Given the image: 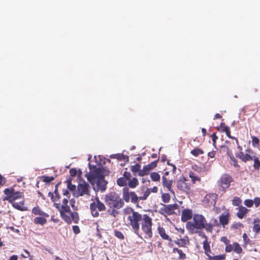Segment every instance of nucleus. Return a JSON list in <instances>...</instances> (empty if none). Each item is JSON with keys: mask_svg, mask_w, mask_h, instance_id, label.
Here are the masks:
<instances>
[{"mask_svg": "<svg viewBox=\"0 0 260 260\" xmlns=\"http://www.w3.org/2000/svg\"><path fill=\"white\" fill-rule=\"evenodd\" d=\"M220 241L224 243L225 245H228L230 243V241L226 237H222L220 239Z\"/></svg>", "mask_w": 260, "mask_h": 260, "instance_id": "obj_55", "label": "nucleus"}, {"mask_svg": "<svg viewBox=\"0 0 260 260\" xmlns=\"http://www.w3.org/2000/svg\"><path fill=\"white\" fill-rule=\"evenodd\" d=\"M217 199V195L216 193H210L207 194L203 200V203L204 205L208 207L215 206Z\"/></svg>", "mask_w": 260, "mask_h": 260, "instance_id": "obj_12", "label": "nucleus"}, {"mask_svg": "<svg viewBox=\"0 0 260 260\" xmlns=\"http://www.w3.org/2000/svg\"><path fill=\"white\" fill-rule=\"evenodd\" d=\"M139 184V181L136 178H133L129 179L128 182V185L130 188H135Z\"/></svg>", "mask_w": 260, "mask_h": 260, "instance_id": "obj_31", "label": "nucleus"}, {"mask_svg": "<svg viewBox=\"0 0 260 260\" xmlns=\"http://www.w3.org/2000/svg\"><path fill=\"white\" fill-rule=\"evenodd\" d=\"M90 209L92 216L96 217L99 216V211H105L106 207L104 204L101 202L98 198H96L95 202L90 204Z\"/></svg>", "mask_w": 260, "mask_h": 260, "instance_id": "obj_7", "label": "nucleus"}, {"mask_svg": "<svg viewBox=\"0 0 260 260\" xmlns=\"http://www.w3.org/2000/svg\"><path fill=\"white\" fill-rule=\"evenodd\" d=\"M230 214L227 213L226 214H222L219 217L220 223L223 226L227 225L229 221Z\"/></svg>", "mask_w": 260, "mask_h": 260, "instance_id": "obj_21", "label": "nucleus"}, {"mask_svg": "<svg viewBox=\"0 0 260 260\" xmlns=\"http://www.w3.org/2000/svg\"><path fill=\"white\" fill-rule=\"evenodd\" d=\"M204 153V151L199 148H196L193 149V150H192L190 152V153L192 155L196 156V157L200 155L203 154Z\"/></svg>", "mask_w": 260, "mask_h": 260, "instance_id": "obj_32", "label": "nucleus"}, {"mask_svg": "<svg viewBox=\"0 0 260 260\" xmlns=\"http://www.w3.org/2000/svg\"><path fill=\"white\" fill-rule=\"evenodd\" d=\"M127 225L132 228L133 232L139 237H141L140 234V228H141L144 233L148 238L152 237V219L147 214L142 215L139 212L131 209V213L127 217Z\"/></svg>", "mask_w": 260, "mask_h": 260, "instance_id": "obj_2", "label": "nucleus"}, {"mask_svg": "<svg viewBox=\"0 0 260 260\" xmlns=\"http://www.w3.org/2000/svg\"><path fill=\"white\" fill-rule=\"evenodd\" d=\"M40 178L42 181L46 183H49L54 180V177L45 175L42 176Z\"/></svg>", "mask_w": 260, "mask_h": 260, "instance_id": "obj_37", "label": "nucleus"}, {"mask_svg": "<svg viewBox=\"0 0 260 260\" xmlns=\"http://www.w3.org/2000/svg\"><path fill=\"white\" fill-rule=\"evenodd\" d=\"M48 217H45L44 216H40L36 217L34 219V222L36 224H40L41 225H44L47 222V218Z\"/></svg>", "mask_w": 260, "mask_h": 260, "instance_id": "obj_23", "label": "nucleus"}, {"mask_svg": "<svg viewBox=\"0 0 260 260\" xmlns=\"http://www.w3.org/2000/svg\"><path fill=\"white\" fill-rule=\"evenodd\" d=\"M193 216L191 210L188 209H183L181 213V221L184 222H186L188 220L191 219L192 217L193 218Z\"/></svg>", "mask_w": 260, "mask_h": 260, "instance_id": "obj_15", "label": "nucleus"}, {"mask_svg": "<svg viewBox=\"0 0 260 260\" xmlns=\"http://www.w3.org/2000/svg\"><path fill=\"white\" fill-rule=\"evenodd\" d=\"M9 260H18V256L13 255L10 257Z\"/></svg>", "mask_w": 260, "mask_h": 260, "instance_id": "obj_64", "label": "nucleus"}, {"mask_svg": "<svg viewBox=\"0 0 260 260\" xmlns=\"http://www.w3.org/2000/svg\"><path fill=\"white\" fill-rule=\"evenodd\" d=\"M123 177L126 179V181H128L131 179V175L129 172H124L123 175Z\"/></svg>", "mask_w": 260, "mask_h": 260, "instance_id": "obj_52", "label": "nucleus"}, {"mask_svg": "<svg viewBox=\"0 0 260 260\" xmlns=\"http://www.w3.org/2000/svg\"><path fill=\"white\" fill-rule=\"evenodd\" d=\"M114 235L115 237H116L117 238L120 240H123L124 238V236L122 233L118 230L114 231Z\"/></svg>", "mask_w": 260, "mask_h": 260, "instance_id": "obj_45", "label": "nucleus"}, {"mask_svg": "<svg viewBox=\"0 0 260 260\" xmlns=\"http://www.w3.org/2000/svg\"><path fill=\"white\" fill-rule=\"evenodd\" d=\"M118 209H119L110 208L108 211L110 215L116 217L119 214V211H118Z\"/></svg>", "mask_w": 260, "mask_h": 260, "instance_id": "obj_44", "label": "nucleus"}, {"mask_svg": "<svg viewBox=\"0 0 260 260\" xmlns=\"http://www.w3.org/2000/svg\"><path fill=\"white\" fill-rule=\"evenodd\" d=\"M205 217L202 214H194L193 216L192 221H187L186 228L191 234L197 233L195 230L205 229L207 232L211 233L214 225H218L216 219L214 220L213 223H207Z\"/></svg>", "mask_w": 260, "mask_h": 260, "instance_id": "obj_4", "label": "nucleus"}, {"mask_svg": "<svg viewBox=\"0 0 260 260\" xmlns=\"http://www.w3.org/2000/svg\"><path fill=\"white\" fill-rule=\"evenodd\" d=\"M174 242L179 247H185L189 244L188 237L185 236L183 238H180L174 241Z\"/></svg>", "mask_w": 260, "mask_h": 260, "instance_id": "obj_17", "label": "nucleus"}, {"mask_svg": "<svg viewBox=\"0 0 260 260\" xmlns=\"http://www.w3.org/2000/svg\"><path fill=\"white\" fill-rule=\"evenodd\" d=\"M162 207L160 208L159 211V213L161 215L165 214L171 215L175 213V210L178 208V205L177 204H161Z\"/></svg>", "mask_w": 260, "mask_h": 260, "instance_id": "obj_11", "label": "nucleus"}, {"mask_svg": "<svg viewBox=\"0 0 260 260\" xmlns=\"http://www.w3.org/2000/svg\"><path fill=\"white\" fill-rule=\"evenodd\" d=\"M173 252H177L179 254L178 258L181 260H184L186 258V255L181 249H178V248H174L173 249Z\"/></svg>", "mask_w": 260, "mask_h": 260, "instance_id": "obj_28", "label": "nucleus"}, {"mask_svg": "<svg viewBox=\"0 0 260 260\" xmlns=\"http://www.w3.org/2000/svg\"><path fill=\"white\" fill-rule=\"evenodd\" d=\"M117 184L120 186H124L127 184L126 179L123 177H120L117 180Z\"/></svg>", "mask_w": 260, "mask_h": 260, "instance_id": "obj_38", "label": "nucleus"}, {"mask_svg": "<svg viewBox=\"0 0 260 260\" xmlns=\"http://www.w3.org/2000/svg\"><path fill=\"white\" fill-rule=\"evenodd\" d=\"M233 181V179L231 176L228 174H223L218 181V185L220 189L225 192L231 185V182Z\"/></svg>", "mask_w": 260, "mask_h": 260, "instance_id": "obj_8", "label": "nucleus"}, {"mask_svg": "<svg viewBox=\"0 0 260 260\" xmlns=\"http://www.w3.org/2000/svg\"><path fill=\"white\" fill-rule=\"evenodd\" d=\"M236 156L244 162L250 160L252 157L250 155L247 153L245 154L243 152H240L239 153L236 154Z\"/></svg>", "mask_w": 260, "mask_h": 260, "instance_id": "obj_22", "label": "nucleus"}, {"mask_svg": "<svg viewBox=\"0 0 260 260\" xmlns=\"http://www.w3.org/2000/svg\"><path fill=\"white\" fill-rule=\"evenodd\" d=\"M230 127L226 125L225 123L223 122H221L219 126L216 127V129L221 132H224L227 131Z\"/></svg>", "mask_w": 260, "mask_h": 260, "instance_id": "obj_35", "label": "nucleus"}, {"mask_svg": "<svg viewBox=\"0 0 260 260\" xmlns=\"http://www.w3.org/2000/svg\"><path fill=\"white\" fill-rule=\"evenodd\" d=\"M115 155H116V158L119 160L123 159L124 157V155L122 154H116Z\"/></svg>", "mask_w": 260, "mask_h": 260, "instance_id": "obj_60", "label": "nucleus"}, {"mask_svg": "<svg viewBox=\"0 0 260 260\" xmlns=\"http://www.w3.org/2000/svg\"><path fill=\"white\" fill-rule=\"evenodd\" d=\"M244 243L243 244V246L244 248H246L248 244H250V240L248 237L246 233H244L242 236Z\"/></svg>", "mask_w": 260, "mask_h": 260, "instance_id": "obj_36", "label": "nucleus"}, {"mask_svg": "<svg viewBox=\"0 0 260 260\" xmlns=\"http://www.w3.org/2000/svg\"><path fill=\"white\" fill-rule=\"evenodd\" d=\"M231 159L233 160V161L234 162V167H235L236 168H240V166L238 164L237 160L235 157H234L231 158Z\"/></svg>", "mask_w": 260, "mask_h": 260, "instance_id": "obj_57", "label": "nucleus"}, {"mask_svg": "<svg viewBox=\"0 0 260 260\" xmlns=\"http://www.w3.org/2000/svg\"><path fill=\"white\" fill-rule=\"evenodd\" d=\"M177 187L179 190L188 193L190 190V181L184 176H181L177 181Z\"/></svg>", "mask_w": 260, "mask_h": 260, "instance_id": "obj_9", "label": "nucleus"}, {"mask_svg": "<svg viewBox=\"0 0 260 260\" xmlns=\"http://www.w3.org/2000/svg\"><path fill=\"white\" fill-rule=\"evenodd\" d=\"M5 183L4 178L0 175V186Z\"/></svg>", "mask_w": 260, "mask_h": 260, "instance_id": "obj_62", "label": "nucleus"}, {"mask_svg": "<svg viewBox=\"0 0 260 260\" xmlns=\"http://www.w3.org/2000/svg\"><path fill=\"white\" fill-rule=\"evenodd\" d=\"M141 165L139 164H137L135 165L132 166L131 167V170L134 173L140 172L141 170Z\"/></svg>", "mask_w": 260, "mask_h": 260, "instance_id": "obj_40", "label": "nucleus"}, {"mask_svg": "<svg viewBox=\"0 0 260 260\" xmlns=\"http://www.w3.org/2000/svg\"><path fill=\"white\" fill-rule=\"evenodd\" d=\"M151 192L155 193L157 192L158 191V188L156 186H154L153 187L150 188Z\"/></svg>", "mask_w": 260, "mask_h": 260, "instance_id": "obj_61", "label": "nucleus"}, {"mask_svg": "<svg viewBox=\"0 0 260 260\" xmlns=\"http://www.w3.org/2000/svg\"><path fill=\"white\" fill-rule=\"evenodd\" d=\"M157 231L159 235L161 237V238L165 240L169 241L170 242L172 241V239L166 233L165 229L161 226H158L157 228Z\"/></svg>", "mask_w": 260, "mask_h": 260, "instance_id": "obj_20", "label": "nucleus"}, {"mask_svg": "<svg viewBox=\"0 0 260 260\" xmlns=\"http://www.w3.org/2000/svg\"><path fill=\"white\" fill-rule=\"evenodd\" d=\"M68 188H69L71 191H74L76 189V186L75 185L72 184L71 181H69L68 182Z\"/></svg>", "mask_w": 260, "mask_h": 260, "instance_id": "obj_50", "label": "nucleus"}, {"mask_svg": "<svg viewBox=\"0 0 260 260\" xmlns=\"http://www.w3.org/2000/svg\"><path fill=\"white\" fill-rule=\"evenodd\" d=\"M244 204L245 206H246L247 207H251L253 205V201L252 200L250 199H247L245 200L244 202Z\"/></svg>", "mask_w": 260, "mask_h": 260, "instance_id": "obj_46", "label": "nucleus"}, {"mask_svg": "<svg viewBox=\"0 0 260 260\" xmlns=\"http://www.w3.org/2000/svg\"><path fill=\"white\" fill-rule=\"evenodd\" d=\"M158 159L155 160L143 167V169L139 172L140 176H144L149 174V171L156 167Z\"/></svg>", "mask_w": 260, "mask_h": 260, "instance_id": "obj_13", "label": "nucleus"}, {"mask_svg": "<svg viewBox=\"0 0 260 260\" xmlns=\"http://www.w3.org/2000/svg\"><path fill=\"white\" fill-rule=\"evenodd\" d=\"M242 203V200L238 197H235L232 200V204L235 206H240Z\"/></svg>", "mask_w": 260, "mask_h": 260, "instance_id": "obj_41", "label": "nucleus"}, {"mask_svg": "<svg viewBox=\"0 0 260 260\" xmlns=\"http://www.w3.org/2000/svg\"><path fill=\"white\" fill-rule=\"evenodd\" d=\"M189 177L191 179L192 184H195L197 182H201V179L200 177L197 176L195 173L190 171L188 173Z\"/></svg>", "mask_w": 260, "mask_h": 260, "instance_id": "obj_27", "label": "nucleus"}, {"mask_svg": "<svg viewBox=\"0 0 260 260\" xmlns=\"http://www.w3.org/2000/svg\"><path fill=\"white\" fill-rule=\"evenodd\" d=\"M260 219L258 218H256L254 219L253 222V231L257 234L260 232Z\"/></svg>", "mask_w": 260, "mask_h": 260, "instance_id": "obj_26", "label": "nucleus"}, {"mask_svg": "<svg viewBox=\"0 0 260 260\" xmlns=\"http://www.w3.org/2000/svg\"><path fill=\"white\" fill-rule=\"evenodd\" d=\"M216 151H212L208 153V156L210 158H214L216 155Z\"/></svg>", "mask_w": 260, "mask_h": 260, "instance_id": "obj_58", "label": "nucleus"}, {"mask_svg": "<svg viewBox=\"0 0 260 260\" xmlns=\"http://www.w3.org/2000/svg\"><path fill=\"white\" fill-rule=\"evenodd\" d=\"M11 204L15 209L21 211H25L27 210V208L24 205V200L23 199L19 201H16Z\"/></svg>", "mask_w": 260, "mask_h": 260, "instance_id": "obj_14", "label": "nucleus"}, {"mask_svg": "<svg viewBox=\"0 0 260 260\" xmlns=\"http://www.w3.org/2000/svg\"><path fill=\"white\" fill-rule=\"evenodd\" d=\"M238 211L236 213L237 216L240 218L242 219L248 213L249 210L246 207L241 205L238 208Z\"/></svg>", "mask_w": 260, "mask_h": 260, "instance_id": "obj_18", "label": "nucleus"}, {"mask_svg": "<svg viewBox=\"0 0 260 260\" xmlns=\"http://www.w3.org/2000/svg\"><path fill=\"white\" fill-rule=\"evenodd\" d=\"M4 193L6 196L4 198V201H7L10 203H12L16 201L20 200L23 199V192L16 191L13 188H6L4 190Z\"/></svg>", "mask_w": 260, "mask_h": 260, "instance_id": "obj_6", "label": "nucleus"}, {"mask_svg": "<svg viewBox=\"0 0 260 260\" xmlns=\"http://www.w3.org/2000/svg\"><path fill=\"white\" fill-rule=\"evenodd\" d=\"M89 188V185L84 181L79 183L77 186L76 196L79 197L85 195L88 197L90 196V193Z\"/></svg>", "mask_w": 260, "mask_h": 260, "instance_id": "obj_10", "label": "nucleus"}, {"mask_svg": "<svg viewBox=\"0 0 260 260\" xmlns=\"http://www.w3.org/2000/svg\"><path fill=\"white\" fill-rule=\"evenodd\" d=\"M150 192V189L147 188L146 191L145 192L143 197L142 198H141V199L142 200H146Z\"/></svg>", "mask_w": 260, "mask_h": 260, "instance_id": "obj_51", "label": "nucleus"}, {"mask_svg": "<svg viewBox=\"0 0 260 260\" xmlns=\"http://www.w3.org/2000/svg\"><path fill=\"white\" fill-rule=\"evenodd\" d=\"M72 229H73V231L74 233L75 234H78L80 233V230L79 227L78 225H73L72 227Z\"/></svg>", "mask_w": 260, "mask_h": 260, "instance_id": "obj_54", "label": "nucleus"}, {"mask_svg": "<svg viewBox=\"0 0 260 260\" xmlns=\"http://www.w3.org/2000/svg\"><path fill=\"white\" fill-rule=\"evenodd\" d=\"M211 138L212 139V140L213 141V145L214 146H215L216 145V141L218 139V137L216 136V133H213L211 136Z\"/></svg>", "mask_w": 260, "mask_h": 260, "instance_id": "obj_49", "label": "nucleus"}, {"mask_svg": "<svg viewBox=\"0 0 260 260\" xmlns=\"http://www.w3.org/2000/svg\"><path fill=\"white\" fill-rule=\"evenodd\" d=\"M233 251L237 253V254H240L242 253L243 250L242 247L240 246V244L237 242H235L233 244Z\"/></svg>", "mask_w": 260, "mask_h": 260, "instance_id": "obj_30", "label": "nucleus"}, {"mask_svg": "<svg viewBox=\"0 0 260 260\" xmlns=\"http://www.w3.org/2000/svg\"><path fill=\"white\" fill-rule=\"evenodd\" d=\"M253 204L254 203L255 207H258L260 205V198L256 197L254 199Z\"/></svg>", "mask_w": 260, "mask_h": 260, "instance_id": "obj_56", "label": "nucleus"}, {"mask_svg": "<svg viewBox=\"0 0 260 260\" xmlns=\"http://www.w3.org/2000/svg\"><path fill=\"white\" fill-rule=\"evenodd\" d=\"M171 197L169 193H164L161 195V200L163 202L167 203H169L170 201Z\"/></svg>", "mask_w": 260, "mask_h": 260, "instance_id": "obj_42", "label": "nucleus"}, {"mask_svg": "<svg viewBox=\"0 0 260 260\" xmlns=\"http://www.w3.org/2000/svg\"><path fill=\"white\" fill-rule=\"evenodd\" d=\"M88 167L89 172L85 174V177L92 186L93 190L95 191H105L107 188L108 182L105 179L103 169L96 167L90 163H89Z\"/></svg>", "mask_w": 260, "mask_h": 260, "instance_id": "obj_3", "label": "nucleus"}, {"mask_svg": "<svg viewBox=\"0 0 260 260\" xmlns=\"http://www.w3.org/2000/svg\"><path fill=\"white\" fill-rule=\"evenodd\" d=\"M222 118L221 115L220 114L217 113L214 116V119H221Z\"/></svg>", "mask_w": 260, "mask_h": 260, "instance_id": "obj_63", "label": "nucleus"}, {"mask_svg": "<svg viewBox=\"0 0 260 260\" xmlns=\"http://www.w3.org/2000/svg\"><path fill=\"white\" fill-rule=\"evenodd\" d=\"M173 181L168 180L166 177H162V184L164 187L167 188L168 190L171 192L174 193L172 189Z\"/></svg>", "mask_w": 260, "mask_h": 260, "instance_id": "obj_19", "label": "nucleus"}, {"mask_svg": "<svg viewBox=\"0 0 260 260\" xmlns=\"http://www.w3.org/2000/svg\"><path fill=\"white\" fill-rule=\"evenodd\" d=\"M226 134V135L228 137H229V138L230 139H232V138H233L234 137L232 136L231 135V130H230V128H229L227 131H226L225 132H224Z\"/></svg>", "mask_w": 260, "mask_h": 260, "instance_id": "obj_59", "label": "nucleus"}, {"mask_svg": "<svg viewBox=\"0 0 260 260\" xmlns=\"http://www.w3.org/2000/svg\"><path fill=\"white\" fill-rule=\"evenodd\" d=\"M192 168L194 171H197V172H198L200 174H201L202 173H203L204 172V170H203L204 168H202L201 167H199L197 165L193 166Z\"/></svg>", "mask_w": 260, "mask_h": 260, "instance_id": "obj_48", "label": "nucleus"}, {"mask_svg": "<svg viewBox=\"0 0 260 260\" xmlns=\"http://www.w3.org/2000/svg\"><path fill=\"white\" fill-rule=\"evenodd\" d=\"M105 202L109 208L121 209L124 205V201L115 192L106 194Z\"/></svg>", "mask_w": 260, "mask_h": 260, "instance_id": "obj_5", "label": "nucleus"}, {"mask_svg": "<svg viewBox=\"0 0 260 260\" xmlns=\"http://www.w3.org/2000/svg\"><path fill=\"white\" fill-rule=\"evenodd\" d=\"M250 160L253 161V167L255 171H259L260 169V159L256 156H252Z\"/></svg>", "mask_w": 260, "mask_h": 260, "instance_id": "obj_25", "label": "nucleus"}, {"mask_svg": "<svg viewBox=\"0 0 260 260\" xmlns=\"http://www.w3.org/2000/svg\"><path fill=\"white\" fill-rule=\"evenodd\" d=\"M58 185L57 184L55 186L54 191L53 192H49L48 197L53 203V206L56 208L60 213V216L63 220L68 224H71L73 222L78 223L79 221V214L77 212H72L70 206L68 205L69 199L71 195L68 189H63L62 194V204L59 202V192L58 191Z\"/></svg>", "mask_w": 260, "mask_h": 260, "instance_id": "obj_1", "label": "nucleus"}, {"mask_svg": "<svg viewBox=\"0 0 260 260\" xmlns=\"http://www.w3.org/2000/svg\"><path fill=\"white\" fill-rule=\"evenodd\" d=\"M150 178L153 181H158L160 180V176L157 172H153L150 174Z\"/></svg>", "mask_w": 260, "mask_h": 260, "instance_id": "obj_39", "label": "nucleus"}, {"mask_svg": "<svg viewBox=\"0 0 260 260\" xmlns=\"http://www.w3.org/2000/svg\"><path fill=\"white\" fill-rule=\"evenodd\" d=\"M251 144L254 147L258 148L259 147V139L254 136L251 137Z\"/></svg>", "mask_w": 260, "mask_h": 260, "instance_id": "obj_33", "label": "nucleus"}, {"mask_svg": "<svg viewBox=\"0 0 260 260\" xmlns=\"http://www.w3.org/2000/svg\"><path fill=\"white\" fill-rule=\"evenodd\" d=\"M131 192L128 191V189L127 188H123V200L126 202H128L130 200Z\"/></svg>", "mask_w": 260, "mask_h": 260, "instance_id": "obj_29", "label": "nucleus"}, {"mask_svg": "<svg viewBox=\"0 0 260 260\" xmlns=\"http://www.w3.org/2000/svg\"><path fill=\"white\" fill-rule=\"evenodd\" d=\"M32 213L36 215L49 217V215L43 212L39 206L34 207L32 209Z\"/></svg>", "mask_w": 260, "mask_h": 260, "instance_id": "obj_24", "label": "nucleus"}, {"mask_svg": "<svg viewBox=\"0 0 260 260\" xmlns=\"http://www.w3.org/2000/svg\"><path fill=\"white\" fill-rule=\"evenodd\" d=\"M199 235L205 239V240L203 241V249L206 255L208 256V255H209V253L211 252V249L210 244L208 242V238L204 233H202Z\"/></svg>", "mask_w": 260, "mask_h": 260, "instance_id": "obj_16", "label": "nucleus"}, {"mask_svg": "<svg viewBox=\"0 0 260 260\" xmlns=\"http://www.w3.org/2000/svg\"><path fill=\"white\" fill-rule=\"evenodd\" d=\"M208 257L209 260H224L225 259V254H220L213 256L208 255Z\"/></svg>", "mask_w": 260, "mask_h": 260, "instance_id": "obj_34", "label": "nucleus"}, {"mask_svg": "<svg viewBox=\"0 0 260 260\" xmlns=\"http://www.w3.org/2000/svg\"><path fill=\"white\" fill-rule=\"evenodd\" d=\"M70 175L72 177H75L77 175V170L75 168H72L69 171Z\"/></svg>", "mask_w": 260, "mask_h": 260, "instance_id": "obj_53", "label": "nucleus"}, {"mask_svg": "<svg viewBox=\"0 0 260 260\" xmlns=\"http://www.w3.org/2000/svg\"><path fill=\"white\" fill-rule=\"evenodd\" d=\"M232 250H233V245H231L230 243H229L228 245H226L225 248V251L226 252H230Z\"/></svg>", "mask_w": 260, "mask_h": 260, "instance_id": "obj_47", "label": "nucleus"}, {"mask_svg": "<svg viewBox=\"0 0 260 260\" xmlns=\"http://www.w3.org/2000/svg\"><path fill=\"white\" fill-rule=\"evenodd\" d=\"M131 201L133 203H136L138 202V198L135 192L132 191L131 192Z\"/></svg>", "mask_w": 260, "mask_h": 260, "instance_id": "obj_43", "label": "nucleus"}]
</instances>
